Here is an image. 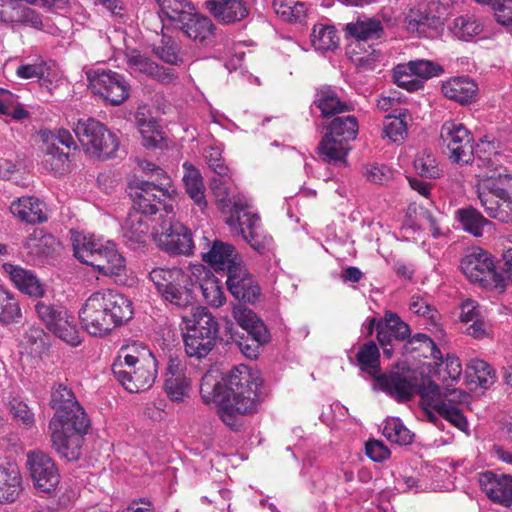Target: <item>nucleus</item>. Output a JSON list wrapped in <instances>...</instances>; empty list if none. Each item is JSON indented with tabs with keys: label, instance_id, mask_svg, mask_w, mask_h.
<instances>
[{
	"label": "nucleus",
	"instance_id": "nucleus-1",
	"mask_svg": "<svg viewBox=\"0 0 512 512\" xmlns=\"http://www.w3.org/2000/svg\"><path fill=\"white\" fill-rule=\"evenodd\" d=\"M441 138L455 163L472 161L478 169L475 193L486 214L503 223L512 222V175L504 167L506 157L497 144L486 137L475 148L468 129L459 122L447 121L441 128Z\"/></svg>",
	"mask_w": 512,
	"mask_h": 512
},
{
	"label": "nucleus",
	"instance_id": "nucleus-2",
	"mask_svg": "<svg viewBox=\"0 0 512 512\" xmlns=\"http://www.w3.org/2000/svg\"><path fill=\"white\" fill-rule=\"evenodd\" d=\"M262 379L246 365L233 368L222 381L212 373L201 380L203 401L217 406V413L224 424L233 430L241 425V416L255 412L263 400L260 388Z\"/></svg>",
	"mask_w": 512,
	"mask_h": 512
},
{
	"label": "nucleus",
	"instance_id": "nucleus-3",
	"mask_svg": "<svg viewBox=\"0 0 512 512\" xmlns=\"http://www.w3.org/2000/svg\"><path fill=\"white\" fill-rule=\"evenodd\" d=\"M51 406L55 410L49 425L53 448L61 457L75 461L81 455L83 435L88 428L86 413L72 391L62 384L53 389Z\"/></svg>",
	"mask_w": 512,
	"mask_h": 512
},
{
	"label": "nucleus",
	"instance_id": "nucleus-4",
	"mask_svg": "<svg viewBox=\"0 0 512 512\" xmlns=\"http://www.w3.org/2000/svg\"><path fill=\"white\" fill-rule=\"evenodd\" d=\"M78 314L90 335L102 337L131 319L133 309L131 301L123 294L102 289L87 297Z\"/></svg>",
	"mask_w": 512,
	"mask_h": 512
},
{
	"label": "nucleus",
	"instance_id": "nucleus-5",
	"mask_svg": "<svg viewBox=\"0 0 512 512\" xmlns=\"http://www.w3.org/2000/svg\"><path fill=\"white\" fill-rule=\"evenodd\" d=\"M112 372L127 391H146L155 382L157 360L150 349L135 343L121 349L120 355L112 365Z\"/></svg>",
	"mask_w": 512,
	"mask_h": 512
},
{
	"label": "nucleus",
	"instance_id": "nucleus-6",
	"mask_svg": "<svg viewBox=\"0 0 512 512\" xmlns=\"http://www.w3.org/2000/svg\"><path fill=\"white\" fill-rule=\"evenodd\" d=\"M357 360L361 369L374 377L381 389L398 401L412 398L418 387L417 378L409 370L402 372L392 371L389 375L380 374L379 350L377 345L370 341L365 343L357 353Z\"/></svg>",
	"mask_w": 512,
	"mask_h": 512
},
{
	"label": "nucleus",
	"instance_id": "nucleus-7",
	"mask_svg": "<svg viewBox=\"0 0 512 512\" xmlns=\"http://www.w3.org/2000/svg\"><path fill=\"white\" fill-rule=\"evenodd\" d=\"M192 266L156 267L149 272L157 293L175 308L186 309L194 304Z\"/></svg>",
	"mask_w": 512,
	"mask_h": 512
},
{
	"label": "nucleus",
	"instance_id": "nucleus-8",
	"mask_svg": "<svg viewBox=\"0 0 512 512\" xmlns=\"http://www.w3.org/2000/svg\"><path fill=\"white\" fill-rule=\"evenodd\" d=\"M358 121L352 115L335 117L328 126L329 132L319 144V153L324 161L345 165L350 150L348 142L358 134Z\"/></svg>",
	"mask_w": 512,
	"mask_h": 512
},
{
	"label": "nucleus",
	"instance_id": "nucleus-9",
	"mask_svg": "<svg viewBox=\"0 0 512 512\" xmlns=\"http://www.w3.org/2000/svg\"><path fill=\"white\" fill-rule=\"evenodd\" d=\"M421 396L439 415L468 434V422L458 407V404L467 401V393L460 389H441L437 384L429 382L422 387Z\"/></svg>",
	"mask_w": 512,
	"mask_h": 512
},
{
	"label": "nucleus",
	"instance_id": "nucleus-10",
	"mask_svg": "<svg viewBox=\"0 0 512 512\" xmlns=\"http://www.w3.org/2000/svg\"><path fill=\"white\" fill-rule=\"evenodd\" d=\"M73 130L85 153L92 157L107 159L119 148L117 134L95 119H79Z\"/></svg>",
	"mask_w": 512,
	"mask_h": 512
},
{
	"label": "nucleus",
	"instance_id": "nucleus-11",
	"mask_svg": "<svg viewBox=\"0 0 512 512\" xmlns=\"http://www.w3.org/2000/svg\"><path fill=\"white\" fill-rule=\"evenodd\" d=\"M461 269L473 283L489 290L503 292L505 279L497 271L494 258L482 248H472L461 261Z\"/></svg>",
	"mask_w": 512,
	"mask_h": 512
},
{
	"label": "nucleus",
	"instance_id": "nucleus-12",
	"mask_svg": "<svg viewBox=\"0 0 512 512\" xmlns=\"http://www.w3.org/2000/svg\"><path fill=\"white\" fill-rule=\"evenodd\" d=\"M35 312L48 331L71 346H78L82 339L75 318L60 305L39 301Z\"/></svg>",
	"mask_w": 512,
	"mask_h": 512
},
{
	"label": "nucleus",
	"instance_id": "nucleus-13",
	"mask_svg": "<svg viewBox=\"0 0 512 512\" xmlns=\"http://www.w3.org/2000/svg\"><path fill=\"white\" fill-rule=\"evenodd\" d=\"M86 76L92 93L111 105L118 106L128 99L130 85L123 75L98 67L88 69Z\"/></svg>",
	"mask_w": 512,
	"mask_h": 512
},
{
	"label": "nucleus",
	"instance_id": "nucleus-14",
	"mask_svg": "<svg viewBox=\"0 0 512 512\" xmlns=\"http://www.w3.org/2000/svg\"><path fill=\"white\" fill-rule=\"evenodd\" d=\"M152 238L158 247L171 254L189 255L194 248L191 232L175 220V213L152 227Z\"/></svg>",
	"mask_w": 512,
	"mask_h": 512
},
{
	"label": "nucleus",
	"instance_id": "nucleus-15",
	"mask_svg": "<svg viewBox=\"0 0 512 512\" xmlns=\"http://www.w3.org/2000/svg\"><path fill=\"white\" fill-rule=\"evenodd\" d=\"M345 32L351 38L348 46V53L354 61L358 63H370L377 59L376 50L368 45L371 50L364 49L363 53L358 52L362 49L367 41L375 40L381 37L383 32V25L380 20L375 18H359L356 22L348 23L345 27Z\"/></svg>",
	"mask_w": 512,
	"mask_h": 512
},
{
	"label": "nucleus",
	"instance_id": "nucleus-16",
	"mask_svg": "<svg viewBox=\"0 0 512 512\" xmlns=\"http://www.w3.org/2000/svg\"><path fill=\"white\" fill-rule=\"evenodd\" d=\"M233 317L247 333L248 338L239 342L241 352L249 359H255L259 355V349L269 341V332L263 321L250 309L243 305L233 308Z\"/></svg>",
	"mask_w": 512,
	"mask_h": 512
},
{
	"label": "nucleus",
	"instance_id": "nucleus-17",
	"mask_svg": "<svg viewBox=\"0 0 512 512\" xmlns=\"http://www.w3.org/2000/svg\"><path fill=\"white\" fill-rule=\"evenodd\" d=\"M162 189H159L154 183L140 182L131 192L133 199V209L138 210L148 216L155 215L163 210L164 218L174 214V207L178 199V195L173 194L170 197L161 196ZM163 219L162 214L160 215Z\"/></svg>",
	"mask_w": 512,
	"mask_h": 512
},
{
	"label": "nucleus",
	"instance_id": "nucleus-18",
	"mask_svg": "<svg viewBox=\"0 0 512 512\" xmlns=\"http://www.w3.org/2000/svg\"><path fill=\"white\" fill-rule=\"evenodd\" d=\"M26 467L34 488L43 493H52L60 482V474L54 460L40 450L26 454Z\"/></svg>",
	"mask_w": 512,
	"mask_h": 512
},
{
	"label": "nucleus",
	"instance_id": "nucleus-19",
	"mask_svg": "<svg viewBox=\"0 0 512 512\" xmlns=\"http://www.w3.org/2000/svg\"><path fill=\"white\" fill-rule=\"evenodd\" d=\"M201 256L204 262L208 263L215 271L229 273V270L238 266L242 260L235 252L232 245L222 241L211 239L203 235L199 241Z\"/></svg>",
	"mask_w": 512,
	"mask_h": 512
},
{
	"label": "nucleus",
	"instance_id": "nucleus-20",
	"mask_svg": "<svg viewBox=\"0 0 512 512\" xmlns=\"http://www.w3.org/2000/svg\"><path fill=\"white\" fill-rule=\"evenodd\" d=\"M43 142L44 168L49 171L61 170L67 161L68 155L61 151L57 145L61 144L68 149L75 147L73 136L68 130L61 128L55 131L43 132Z\"/></svg>",
	"mask_w": 512,
	"mask_h": 512
},
{
	"label": "nucleus",
	"instance_id": "nucleus-21",
	"mask_svg": "<svg viewBox=\"0 0 512 512\" xmlns=\"http://www.w3.org/2000/svg\"><path fill=\"white\" fill-rule=\"evenodd\" d=\"M126 63L128 71L135 77H148L164 84H170L177 79L174 69L159 66L138 50L126 53Z\"/></svg>",
	"mask_w": 512,
	"mask_h": 512
},
{
	"label": "nucleus",
	"instance_id": "nucleus-22",
	"mask_svg": "<svg viewBox=\"0 0 512 512\" xmlns=\"http://www.w3.org/2000/svg\"><path fill=\"white\" fill-rule=\"evenodd\" d=\"M478 481L490 500L505 507H512V475L487 471L479 475Z\"/></svg>",
	"mask_w": 512,
	"mask_h": 512
},
{
	"label": "nucleus",
	"instance_id": "nucleus-23",
	"mask_svg": "<svg viewBox=\"0 0 512 512\" xmlns=\"http://www.w3.org/2000/svg\"><path fill=\"white\" fill-rule=\"evenodd\" d=\"M227 288L238 300L253 303L260 295V288L241 262L227 273Z\"/></svg>",
	"mask_w": 512,
	"mask_h": 512
},
{
	"label": "nucleus",
	"instance_id": "nucleus-24",
	"mask_svg": "<svg viewBox=\"0 0 512 512\" xmlns=\"http://www.w3.org/2000/svg\"><path fill=\"white\" fill-rule=\"evenodd\" d=\"M193 288L199 286L205 302L213 307H220L225 302V295L220 282L214 274L202 264H193Z\"/></svg>",
	"mask_w": 512,
	"mask_h": 512
},
{
	"label": "nucleus",
	"instance_id": "nucleus-25",
	"mask_svg": "<svg viewBox=\"0 0 512 512\" xmlns=\"http://www.w3.org/2000/svg\"><path fill=\"white\" fill-rule=\"evenodd\" d=\"M203 6L223 24L240 22L249 14V9L243 0H206Z\"/></svg>",
	"mask_w": 512,
	"mask_h": 512
},
{
	"label": "nucleus",
	"instance_id": "nucleus-26",
	"mask_svg": "<svg viewBox=\"0 0 512 512\" xmlns=\"http://www.w3.org/2000/svg\"><path fill=\"white\" fill-rule=\"evenodd\" d=\"M165 376V392L172 401L181 402L189 397L191 383L185 374V366L179 360H169Z\"/></svg>",
	"mask_w": 512,
	"mask_h": 512
},
{
	"label": "nucleus",
	"instance_id": "nucleus-27",
	"mask_svg": "<svg viewBox=\"0 0 512 512\" xmlns=\"http://www.w3.org/2000/svg\"><path fill=\"white\" fill-rule=\"evenodd\" d=\"M149 221L150 216L138 210L132 209L129 212L122 226L123 238L128 245H143L150 236L152 237Z\"/></svg>",
	"mask_w": 512,
	"mask_h": 512
},
{
	"label": "nucleus",
	"instance_id": "nucleus-28",
	"mask_svg": "<svg viewBox=\"0 0 512 512\" xmlns=\"http://www.w3.org/2000/svg\"><path fill=\"white\" fill-rule=\"evenodd\" d=\"M2 270L21 292L35 298L44 296V285L33 271L10 263L2 264Z\"/></svg>",
	"mask_w": 512,
	"mask_h": 512
},
{
	"label": "nucleus",
	"instance_id": "nucleus-29",
	"mask_svg": "<svg viewBox=\"0 0 512 512\" xmlns=\"http://www.w3.org/2000/svg\"><path fill=\"white\" fill-rule=\"evenodd\" d=\"M59 247V241L42 229H34L24 242V249L33 261L52 257Z\"/></svg>",
	"mask_w": 512,
	"mask_h": 512
},
{
	"label": "nucleus",
	"instance_id": "nucleus-30",
	"mask_svg": "<svg viewBox=\"0 0 512 512\" xmlns=\"http://www.w3.org/2000/svg\"><path fill=\"white\" fill-rule=\"evenodd\" d=\"M10 211L14 217L29 224L43 223L48 219L45 204L34 196H24L12 201Z\"/></svg>",
	"mask_w": 512,
	"mask_h": 512
},
{
	"label": "nucleus",
	"instance_id": "nucleus-31",
	"mask_svg": "<svg viewBox=\"0 0 512 512\" xmlns=\"http://www.w3.org/2000/svg\"><path fill=\"white\" fill-rule=\"evenodd\" d=\"M21 0H0V21L9 24L41 25L38 13L21 3Z\"/></svg>",
	"mask_w": 512,
	"mask_h": 512
},
{
	"label": "nucleus",
	"instance_id": "nucleus-32",
	"mask_svg": "<svg viewBox=\"0 0 512 512\" xmlns=\"http://www.w3.org/2000/svg\"><path fill=\"white\" fill-rule=\"evenodd\" d=\"M107 241L94 234H78L73 240L74 255L80 262L94 267Z\"/></svg>",
	"mask_w": 512,
	"mask_h": 512
},
{
	"label": "nucleus",
	"instance_id": "nucleus-33",
	"mask_svg": "<svg viewBox=\"0 0 512 512\" xmlns=\"http://www.w3.org/2000/svg\"><path fill=\"white\" fill-rule=\"evenodd\" d=\"M23 490L19 468L12 463L0 464V503L15 502Z\"/></svg>",
	"mask_w": 512,
	"mask_h": 512
},
{
	"label": "nucleus",
	"instance_id": "nucleus-34",
	"mask_svg": "<svg viewBox=\"0 0 512 512\" xmlns=\"http://www.w3.org/2000/svg\"><path fill=\"white\" fill-rule=\"evenodd\" d=\"M191 40L204 44L211 40L214 35V24L212 21L197 13L196 8L190 13V17L181 21L177 26Z\"/></svg>",
	"mask_w": 512,
	"mask_h": 512
},
{
	"label": "nucleus",
	"instance_id": "nucleus-35",
	"mask_svg": "<svg viewBox=\"0 0 512 512\" xmlns=\"http://www.w3.org/2000/svg\"><path fill=\"white\" fill-rule=\"evenodd\" d=\"M188 312H185L181 318V329L185 332H211V335H217L218 324L212 314L204 307L193 306Z\"/></svg>",
	"mask_w": 512,
	"mask_h": 512
},
{
	"label": "nucleus",
	"instance_id": "nucleus-36",
	"mask_svg": "<svg viewBox=\"0 0 512 512\" xmlns=\"http://www.w3.org/2000/svg\"><path fill=\"white\" fill-rule=\"evenodd\" d=\"M441 89L446 98L466 104L475 98L477 84L468 77L459 76L445 81Z\"/></svg>",
	"mask_w": 512,
	"mask_h": 512
},
{
	"label": "nucleus",
	"instance_id": "nucleus-37",
	"mask_svg": "<svg viewBox=\"0 0 512 512\" xmlns=\"http://www.w3.org/2000/svg\"><path fill=\"white\" fill-rule=\"evenodd\" d=\"M249 204L245 197H238L233 201V208L228 213L230 215L226 218L225 222L230 227L232 233L241 235L242 237L249 233L247 217L257 219V226H260V218L256 213L248 210Z\"/></svg>",
	"mask_w": 512,
	"mask_h": 512
},
{
	"label": "nucleus",
	"instance_id": "nucleus-38",
	"mask_svg": "<svg viewBox=\"0 0 512 512\" xmlns=\"http://www.w3.org/2000/svg\"><path fill=\"white\" fill-rule=\"evenodd\" d=\"M485 25L479 17L466 14L456 17L451 26L452 35L461 41H474L483 37Z\"/></svg>",
	"mask_w": 512,
	"mask_h": 512
},
{
	"label": "nucleus",
	"instance_id": "nucleus-39",
	"mask_svg": "<svg viewBox=\"0 0 512 512\" xmlns=\"http://www.w3.org/2000/svg\"><path fill=\"white\" fill-rule=\"evenodd\" d=\"M101 274L105 276H120L126 271V261L119 253L114 242L108 240L100 258L94 265Z\"/></svg>",
	"mask_w": 512,
	"mask_h": 512
},
{
	"label": "nucleus",
	"instance_id": "nucleus-40",
	"mask_svg": "<svg viewBox=\"0 0 512 512\" xmlns=\"http://www.w3.org/2000/svg\"><path fill=\"white\" fill-rule=\"evenodd\" d=\"M217 335H211L210 330L208 332H191L183 331V341L185 352L189 357L204 358L213 349L215 345Z\"/></svg>",
	"mask_w": 512,
	"mask_h": 512
},
{
	"label": "nucleus",
	"instance_id": "nucleus-41",
	"mask_svg": "<svg viewBox=\"0 0 512 512\" xmlns=\"http://www.w3.org/2000/svg\"><path fill=\"white\" fill-rule=\"evenodd\" d=\"M455 219L465 232L474 237H482L484 228L492 225L491 221L471 206L456 210Z\"/></svg>",
	"mask_w": 512,
	"mask_h": 512
},
{
	"label": "nucleus",
	"instance_id": "nucleus-42",
	"mask_svg": "<svg viewBox=\"0 0 512 512\" xmlns=\"http://www.w3.org/2000/svg\"><path fill=\"white\" fill-rule=\"evenodd\" d=\"M183 168L186 192L200 209H205L207 206L205 186L200 172L187 162L183 164Z\"/></svg>",
	"mask_w": 512,
	"mask_h": 512
},
{
	"label": "nucleus",
	"instance_id": "nucleus-43",
	"mask_svg": "<svg viewBox=\"0 0 512 512\" xmlns=\"http://www.w3.org/2000/svg\"><path fill=\"white\" fill-rule=\"evenodd\" d=\"M314 105L321 111L323 117L333 116L348 110V105L339 99L332 88L327 86L317 90Z\"/></svg>",
	"mask_w": 512,
	"mask_h": 512
},
{
	"label": "nucleus",
	"instance_id": "nucleus-44",
	"mask_svg": "<svg viewBox=\"0 0 512 512\" xmlns=\"http://www.w3.org/2000/svg\"><path fill=\"white\" fill-rule=\"evenodd\" d=\"M438 18L430 16L420 9H412L406 17V28L410 33H416L421 37L432 36L436 30Z\"/></svg>",
	"mask_w": 512,
	"mask_h": 512
},
{
	"label": "nucleus",
	"instance_id": "nucleus-45",
	"mask_svg": "<svg viewBox=\"0 0 512 512\" xmlns=\"http://www.w3.org/2000/svg\"><path fill=\"white\" fill-rule=\"evenodd\" d=\"M273 7L282 20L290 23H302L309 10L305 2L297 0H274Z\"/></svg>",
	"mask_w": 512,
	"mask_h": 512
},
{
	"label": "nucleus",
	"instance_id": "nucleus-46",
	"mask_svg": "<svg viewBox=\"0 0 512 512\" xmlns=\"http://www.w3.org/2000/svg\"><path fill=\"white\" fill-rule=\"evenodd\" d=\"M466 372L471 382L484 389L491 387L496 381L495 371L487 362L480 359H471Z\"/></svg>",
	"mask_w": 512,
	"mask_h": 512
},
{
	"label": "nucleus",
	"instance_id": "nucleus-47",
	"mask_svg": "<svg viewBox=\"0 0 512 512\" xmlns=\"http://www.w3.org/2000/svg\"><path fill=\"white\" fill-rule=\"evenodd\" d=\"M382 432L388 441L401 446L411 444L414 438V434L398 417H388Z\"/></svg>",
	"mask_w": 512,
	"mask_h": 512
},
{
	"label": "nucleus",
	"instance_id": "nucleus-48",
	"mask_svg": "<svg viewBox=\"0 0 512 512\" xmlns=\"http://www.w3.org/2000/svg\"><path fill=\"white\" fill-rule=\"evenodd\" d=\"M311 43L319 51L334 50L338 46L339 37L333 26L317 24L312 30Z\"/></svg>",
	"mask_w": 512,
	"mask_h": 512
},
{
	"label": "nucleus",
	"instance_id": "nucleus-49",
	"mask_svg": "<svg viewBox=\"0 0 512 512\" xmlns=\"http://www.w3.org/2000/svg\"><path fill=\"white\" fill-rule=\"evenodd\" d=\"M166 17L177 26L190 17L195 6L188 0H155Z\"/></svg>",
	"mask_w": 512,
	"mask_h": 512
},
{
	"label": "nucleus",
	"instance_id": "nucleus-50",
	"mask_svg": "<svg viewBox=\"0 0 512 512\" xmlns=\"http://www.w3.org/2000/svg\"><path fill=\"white\" fill-rule=\"evenodd\" d=\"M407 117V110L387 116L384 121L383 137L395 143L402 142L407 134Z\"/></svg>",
	"mask_w": 512,
	"mask_h": 512
},
{
	"label": "nucleus",
	"instance_id": "nucleus-51",
	"mask_svg": "<svg viewBox=\"0 0 512 512\" xmlns=\"http://www.w3.org/2000/svg\"><path fill=\"white\" fill-rule=\"evenodd\" d=\"M406 349L412 352H418V355L423 358L433 359L435 364H438V360H441V351L434 341L423 333L413 335L409 339Z\"/></svg>",
	"mask_w": 512,
	"mask_h": 512
},
{
	"label": "nucleus",
	"instance_id": "nucleus-52",
	"mask_svg": "<svg viewBox=\"0 0 512 512\" xmlns=\"http://www.w3.org/2000/svg\"><path fill=\"white\" fill-rule=\"evenodd\" d=\"M21 309L14 295L0 285V322L10 324L21 319Z\"/></svg>",
	"mask_w": 512,
	"mask_h": 512
},
{
	"label": "nucleus",
	"instance_id": "nucleus-53",
	"mask_svg": "<svg viewBox=\"0 0 512 512\" xmlns=\"http://www.w3.org/2000/svg\"><path fill=\"white\" fill-rule=\"evenodd\" d=\"M153 52L167 64L180 65L183 63L178 44L167 35H162L160 42L153 47Z\"/></svg>",
	"mask_w": 512,
	"mask_h": 512
},
{
	"label": "nucleus",
	"instance_id": "nucleus-54",
	"mask_svg": "<svg viewBox=\"0 0 512 512\" xmlns=\"http://www.w3.org/2000/svg\"><path fill=\"white\" fill-rule=\"evenodd\" d=\"M139 132L142 135V143L147 148H159L164 140L158 125L153 119L146 120L138 114L136 117Z\"/></svg>",
	"mask_w": 512,
	"mask_h": 512
},
{
	"label": "nucleus",
	"instance_id": "nucleus-55",
	"mask_svg": "<svg viewBox=\"0 0 512 512\" xmlns=\"http://www.w3.org/2000/svg\"><path fill=\"white\" fill-rule=\"evenodd\" d=\"M414 168L421 177L436 179L441 175L435 156L426 149L417 153Z\"/></svg>",
	"mask_w": 512,
	"mask_h": 512
},
{
	"label": "nucleus",
	"instance_id": "nucleus-56",
	"mask_svg": "<svg viewBox=\"0 0 512 512\" xmlns=\"http://www.w3.org/2000/svg\"><path fill=\"white\" fill-rule=\"evenodd\" d=\"M0 114L10 116L14 120H22L29 115L18 101V97L4 89H0Z\"/></svg>",
	"mask_w": 512,
	"mask_h": 512
},
{
	"label": "nucleus",
	"instance_id": "nucleus-57",
	"mask_svg": "<svg viewBox=\"0 0 512 512\" xmlns=\"http://www.w3.org/2000/svg\"><path fill=\"white\" fill-rule=\"evenodd\" d=\"M230 179V175L228 177H214L211 181V190L216 198V201L223 212L229 211L233 208V201L238 197H242L241 195L232 196L230 195V190L227 186V181Z\"/></svg>",
	"mask_w": 512,
	"mask_h": 512
},
{
	"label": "nucleus",
	"instance_id": "nucleus-58",
	"mask_svg": "<svg viewBox=\"0 0 512 512\" xmlns=\"http://www.w3.org/2000/svg\"><path fill=\"white\" fill-rule=\"evenodd\" d=\"M394 83L409 92H414L423 87V82L417 79L408 63L398 64L393 69Z\"/></svg>",
	"mask_w": 512,
	"mask_h": 512
},
{
	"label": "nucleus",
	"instance_id": "nucleus-59",
	"mask_svg": "<svg viewBox=\"0 0 512 512\" xmlns=\"http://www.w3.org/2000/svg\"><path fill=\"white\" fill-rule=\"evenodd\" d=\"M438 375L442 381H457L462 374V365L459 358L454 354H447L446 358L438 360Z\"/></svg>",
	"mask_w": 512,
	"mask_h": 512
},
{
	"label": "nucleus",
	"instance_id": "nucleus-60",
	"mask_svg": "<svg viewBox=\"0 0 512 512\" xmlns=\"http://www.w3.org/2000/svg\"><path fill=\"white\" fill-rule=\"evenodd\" d=\"M223 147L221 144L208 146L204 150V158L209 168L220 177L229 176V168L222 158Z\"/></svg>",
	"mask_w": 512,
	"mask_h": 512
},
{
	"label": "nucleus",
	"instance_id": "nucleus-61",
	"mask_svg": "<svg viewBox=\"0 0 512 512\" xmlns=\"http://www.w3.org/2000/svg\"><path fill=\"white\" fill-rule=\"evenodd\" d=\"M8 406L9 413L16 423L27 428L34 424V414L21 398L13 397Z\"/></svg>",
	"mask_w": 512,
	"mask_h": 512
},
{
	"label": "nucleus",
	"instance_id": "nucleus-62",
	"mask_svg": "<svg viewBox=\"0 0 512 512\" xmlns=\"http://www.w3.org/2000/svg\"><path fill=\"white\" fill-rule=\"evenodd\" d=\"M249 233L243 236L244 240L257 252H263L271 243V238L264 235L261 227L257 226V219L247 217Z\"/></svg>",
	"mask_w": 512,
	"mask_h": 512
},
{
	"label": "nucleus",
	"instance_id": "nucleus-63",
	"mask_svg": "<svg viewBox=\"0 0 512 512\" xmlns=\"http://www.w3.org/2000/svg\"><path fill=\"white\" fill-rule=\"evenodd\" d=\"M408 64L415 77L422 82L443 73V68L431 60L417 59L409 61Z\"/></svg>",
	"mask_w": 512,
	"mask_h": 512
},
{
	"label": "nucleus",
	"instance_id": "nucleus-64",
	"mask_svg": "<svg viewBox=\"0 0 512 512\" xmlns=\"http://www.w3.org/2000/svg\"><path fill=\"white\" fill-rule=\"evenodd\" d=\"M399 316L392 312H387L382 320L377 322V339L380 345L391 342L392 334L401 323Z\"/></svg>",
	"mask_w": 512,
	"mask_h": 512
}]
</instances>
